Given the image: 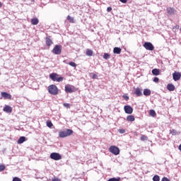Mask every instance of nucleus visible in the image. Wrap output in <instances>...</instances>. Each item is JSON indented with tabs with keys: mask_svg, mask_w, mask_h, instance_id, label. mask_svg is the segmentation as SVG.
I'll use <instances>...</instances> for the list:
<instances>
[{
	"mask_svg": "<svg viewBox=\"0 0 181 181\" xmlns=\"http://www.w3.org/2000/svg\"><path fill=\"white\" fill-rule=\"evenodd\" d=\"M49 78H51L52 81H57V83H60L61 81H63V80H64V77L60 76L59 74L56 73L50 74Z\"/></svg>",
	"mask_w": 181,
	"mask_h": 181,
	"instance_id": "obj_1",
	"label": "nucleus"
},
{
	"mask_svg": "<svg viewBox=\"0 0 181 181\" xmlns=\"http://www.w3.org/2000/svg\"><path fill=\"white\" fill-rule=\"evenodd\" d=\"M70 135H73V130L70 129L60 132L59 134V138H66V136H70Z\"/></svg>",
	"mask_w": 181,
	"mask_h": 181,
	"instance_id": "obj_2",
	"label": "nucleus"
},
{
	"mask_svg": "<svg viewBox=\"0 0 181 181\" xmlns=\"http://www.w3.org/2000/svg\"><path fill=\"white\" fill-rule=\"evenodd\" d=\"M48 91L49 94H52V95H57V94H59V89L56 85H50L48 87Z\"/></svg>",
	"mask_w": 181,
	"mask_h": 181,
	"instance_id": "obj_3",
	"label": "nucleus"
},
{
	"mask_svg": "<svg viewBox=\"0 0 181 181\" xmlns=\"http://www.w3.org/2000/svg\"><path fill=\"white\" fill-rule=\"evenodd\" d=\"M109 152L115 156L119 155V148L115 146H111L109 148Z\"/></svg>",
	"mask_w": 181,
	"mask_h": 181,
	"instance_id": "obj_4",
	"label": "nucleus"
},
{
	"mask_svg": "<svg viewBox=\"0 0 181 181\" xmlns=\"http://www.w3.org/2000/svg\"><path fill=\"white\" fill-rule=\"evenodd\" d=\"M62 45H57L54 46L52 52L54 54H62Z\"/></svg>",
	"mask_w": 181,
	"mask_h": 181,
	"instance_id": "obj_5",
	"label": "nucleus"
},
{
	"mask_svg": "<svg viewBox=\"0 0 181 181\" xmlns=\"http://www.w3.org/2000/svg\"><path fill=\"white\" fill-rule=\"evenodd\" d=\"M143 46L144 48H146V50H150L151 52H152V50H154L155 49V47L151 42H144Z\"/></svg>",
	"mask_w": 181,
	"mask_h": 181,
	"instance_id": "obj_6",
	"label": "nucleus"
},
{
	"mask_svg": "<svg viewBox=\"0 0 181 181\" xmlns=\"http://www.w3.org/2000/svg\"><path fill=\"white\" fill-rule=\"evenodd\" d=\"M49 158L53 159V160H60V159H62V155L59 153H52Z\"/></svg>",
	"mask_w": 181,
	"mask_h": 181,
	"instance_id": "obj_7",
	"label": "nucleus"
},
{
	"mask_svg": "<svg viewBox=\"0 0 181 181\" xmlns=\"http://www.w3.org/2000/svg\"><path fill=\"white\" fill-rule=\"evenodd\" d=\"M124 110L126 114H132L134 112V108L128 105L124 107Z\"/></svg>",
	"mask_w": 181,
	"mask_h": 181,
	"instance_id": "obj_8",
	"label": "nucleus"
},
{
	"mask_svg": "<svg viewBox=\"0 0 181 181\" xmlns=\"http://www.w3.org/2000/svg\"><path fill=\"white\" fill-rule=\"evenodd\" d=\"M173 78L174 81H179V79L181 78L180 72H174L173 74Z\"/></svg>",
	"mask_w": 181,
	"mask_h": 181,
	"instance_id": "obj_9",
	"label": "nucleus"
},
{
	"mask_svg": "<svg viewBox=\"0 0 181 181\" xmlns=\"http://www.w3.org/2000/svg\"><path fill=\"white\" fill-rule=\"evenodd\" d=\"M1 97L5 98V100H12V95L6 92H1Z\"/></svg>",
	"mask_w": 181,
	"mask_h": 181,
	"instance_id": "obj_10",
	"label": "nucleus"
},
{
	"mask_svg": "<svg viewBox=\"0 0 181 181\" xmlns=\"http://www.w3.org/2000/svg\"><path fill=\"white\" fill-rule=\"evenodd\" d=\"M65 91L66 93H69V94H71V93H74V90H73L70 85L65 86Z\"/></svg>",
	"mask_w": 181,
	"mask_h": 181,
	"instance_id": "obj_11",
	"label": "nucleus"
},
{
	"mask_svg": "<svg viewBox=\"0 0 181 181\" xmlns=\"http://www.w3.org/2000/svg\"><path fill=\"white\" fill-rule=\"evenodd\" d=\"M167 13L170 16L175 15V10L172 7H168L166 9Z\"/></svg>",
	"mask_w": 181,
	"mask_h": 181,
	"instance_id": "obj_12",
	"label": "nucleus"
},
{
	"mask_svg": "<svg viewBox=\"0 0 181 181\" xmlns=\"http://www.w3.org/2000/svg\"><path fill=\"white\" fill-rule=\"evenodd\" d=\"M134 94H136V95L137 97H141V95H142V89H141L139 88H136L135 91H134Z\"/></svg>",
	"mask_w": 181,
	"mask_h": 181,
	"instance_id": "obj_13",
	"label": "nucleus"
},
{
	"mask_svg": "<svg viewBox=\"0 0 181 181\" xmlns=\"http://www.w3.org/2000/svg\"><path fill=\"white\" fill-rule=\"evenodd\" d=\"M3 111H4V112H8V113H11L12 112V107H11V106L9 105H5Z\"/></svg>",
	"mask_w": 181,
	"mask_h": 181,
	"instance_id": "obj_14",
	"label": "nucleus"
},
{
	"mask_svg": "<svg viewBox=\"0 0 181 181\" xmlns=\"http://www.w3.org/2000/svg\"><path fill=\"white\" fill-rule=\"evenodd\" d=\"M167 90H168V91H175V85H173L172 83H168L167 85Z\"/></svg>",
	"mask_w": 181,
	"mask_h": 181,
	"instance_id": "obj_15",
	"label": "nucleus"
},
{
	"mask_svg": "<svg viewBox=\"0 0 181 181\" xmlns=\"http://www.w3.org/2000/svg\"><path fill=\"white\" fill-rule=\"evenodd\" d=\"M122 50V49L120 47H115L113 49V53H115V54H120Z\"/></svg>",
	"mask_w": 181,
	"mask_h": 181,
	"instance_id": "obj_16",
	"label": "nucleus"
},
{
	"mask_svg": "<svg viewBox=\"0 0 181 181\" xmlns=\"http://www.w3.org/2000/svg\"><path fill=\"white\" fill-rule=\"evenodd\" d=\"M46 45L47 46H52V45H53V41H52L50 37H46Z\"/></svg>",
	"mask_w": 181,
	"mask_h": 181,
	"instance_id": "obj_17",
	"label": "nucleus"
},
{
	"mask_svg": "<svg viewBox=\"0 0 181 181\" xmlns=\"http://www.w3.org/2000/svg\"><path fill=\"white\" fill-rule=\"evenodd\" d=\"M39 23V19L37 18H33L31 19V24L36 25Z\"/></svg>",
	"mask_w": 181,
	"mask_h": 181,
	"instance_id": "obj_18",
	"label": "nucleus"
},
{
	"mask_svg": "<svg viewBox=\"0 0 181 181\" xmlns=\"http://www.w3.org/2000/svg\"><path fill=\"white\" fill-rule=\"evenodd\" d=\"M152 74H153V76H159V74H160V72L159 71V69H153L151 71Z\"/></svg>",
	"mask_w": 181,
	"mask_h": 181,
	"instance_id": "obj_19",
	"label": "nucleus"
},
{
	"mask_svg": "<svg viewBox=\"0 0 181 181\" xmlns=\"http://www.w3.org/2000/svg\"><path fill=\"white\" fill-rule=\"evenodd\" d=\"M151 90L148 88H146L144 90L143 94L144 95H146V97L149 96L151 95Z\"/></svg>",
	"mask_w": 181,
	"mask_h": 181,
	"instance_id": "obj_20",
	"label": "nucleus"
},
{
	"mask_svg": "<svg viewBox=\"0 0 181 181\" xmlns=\"http://www.w3.org/2000/svg\"><path fill=\"white\" fill-rule=\"evenodd\" d=\"M26 141V137L25 136H21L18 140V144H23V142H25Z\"/></svg>",
	"mask_w": 181,
	"mask_h": 181,
	"instance_id": "obj_21",
	"label": "nucleus"
},
{
	"mask_svg": "<svg viewBox=\"0 0 181 181\" xmlns=\"http://www.w3.org/2000/svg\"><path fill=\"white\" fill-rule=\"evenodd\" d=\"M127 121H129L130 122H134V121H135V117L133 115H129L127 117Z\"/></svg>",
	"mask_w": 181,
	"mask_h": 181,
	"instance_id": "obj_22",
	"label": "nucleus"
},
{
	"mask_svg": "<svg viewBox=\"0 0 181 181\" xmlns=\"http://www.w3.org/2000/svg\"><path fill=\"white\" fill-rule=\"evenodd\" d=\"M66 19H67V21H69V22H70V23H75V21H74V17H71V16H68L67 17H66Z\"/></svg>",
	"mask_w": 181,
	"mask_h": 181,
	"instance_id": "obj_23",
	"label": "nucleus"
},
{
	"mask_svg": "<svg viewBox=\"0 0 181 181\" xmlns=\"http://www.w3.org/2000/svg\"><path fill=\"white\" fill-rule=\"evenodd\" d=\"M86 56L91 57V56H93V50H91L90 49H86Z\"/></svg>",
	"mask_w": 181,
	"mask_h": 181,
	"instance_id": "obj_24",
	"label": "nucleus"
},
{
	"mask_svg": "<svg viewBox=\"0 0 181 181\" xmlns=\"http://www.w3.org/2000/svg\"><path fill=\"white\" fill-rule=\"evenodd\" d=\"M149 114L151 117H155V115H156V112H155L154 110H150Z\"/></svg>",
	"mask_w": 181,
	"mask_h": 181,
	"instance_id": "obj_25",
	"label": "nucleus"
},
{
	"mask_svg": "<svg viewBox=\"0 0 181 181\" xmlns=\"http://www.w3.org/2000/svg\"><path fill=\"white\" fill-rule=\"evenodd\" d=\"M153 181H160V177H159V175H154L153 177Z\"/></svg>",
	"mask_w": 181,
	"mask_h": 181,
	"instance_id": "obj_26",
	"label": "nucleus"
},
{
	"mask_svg": "<svg viewBox=\"0 0 181 181\" xmlns=\"http://www.w3.org/2000/svg\"><path fill=\"white\" fill-rule=\"evenodd\" d=\"M103 59H105V60H108V59H110V54L108 53H105L103 54Z\"/></svg>",
	"mask_w": 181,
	"mask_h": 181,
	"instance_id": "obj_27",
	"label": "nucleus"
},
{
	"mask_svg": "<svg viewBox=\"0 0 181 181\" xmlns=\"http://www.w3.org/2000/svg\"><path fill=\"white\" fill-rule=\"evenodd\" d=\"M47 127H48V128H52V127H53V123H52L51 121H47Z\"/></svg>",
	"mask_w": 181,
	"mask_h": 181,
	"instance_id": "obj_28",
	"label": "nucleus"
},
{
	"mask_svg": "<svg viewBox=\"0 0 181 181\" xmlns=\"http://www.w3.org/2000/svg\"><path fill=\"white\" fill-rule=\"evenodd\" d=\"M68 64H69V66H71V67H77V64L74 62H70L69 63H68Z\"/></svg>",
	"mask_w": 181,
	"mask_h": 181,
	"instance_id": "obj_29",
	"label": "nucleus"
},
{
	"mask_svg": "<svg viewBox=\"0 0 181 181\" xmlns=\"http://www.w3.org/2000/svg\"><path fill=\"white\" fill-rule=\"evenodd\" d=\"M148 140V137L145 135H142L141 136V141H147Z\"/></svg>",
	"mask_w": 181,
	"mask_h": 181,
	"instance_id": "obj_30",
	"label": "nucleus"
},
{
	"mask_svg": "<svg viewBox=\"0 0 181 181\" xmlns=\"http://www.w3.org/2000/svg\"><path fill=\"white\" fill-rule=\"evenodd\" d=\"M6 167L4 165H0V172H3V170H5Z\"/></svg>",
	"mask_w": 181,
	"mask_h": 181,
	"instance_id": "obj_31",
	"label": "nucleus"
},
{
	"mask_svg": "<svg viewBox=\"0 0 181 181\" xmlns=\"http://www.w3.org/2000/svg\"><path fill=\"white\" fill-rule=\"evenodd\" d=\"M122 97L125 100V101H128V100H129V96H128L127 95H123Z\"/></svg>",
	"mask_w": 181,
	"mask_h": 181,
	"instance_id": "obj_32",
	"label": "nucleus"
},
{
	"mask_svg": "<svg viewBox=\"0 0 181 181\" xmlns=\"http://www.w3.org/2000/svg\"><path fill=\"white\" fill-rule=\"evenodd\" d=\"M13 181H22V180L18 177H15L13 178Z\"/></svg>",
	"mask_w": 181,
	"mask_h": 181,
	"instance_id": "obj_33",
	"label": "nucleus"
},
{
	"mask_svg": "<svg viewBox=\"0 0 181 181\" xmlns=\"http://www.w3.org/2000/svg\"><path fill=\"white\" fill-rule=\"evenodd\" d=\"M153 81H154V83H159V78H158V77H154Z\"/></svg>",
	"mask_w": 181,
	"mask_h": 181,
	"instance_id": "obj_34",
	"label": "nucleus"
},
{
	"mask_svg": "<svg viewBox=\"0 0 181 181\" xmlns=\"http://www.w3.org/2000/svg\"><path fill=\"white\" fill-rule=\"evenodd\" d=\"M119 134H125V129H119Z\"/></svg>",
	"mask_w": 181,
	"mask_h": 181,
	"instance_id": "obj_35",
	"label": "nucleus"
},
{
	"mask_svg": "<svg viewBox=\"0 0 181 181\" xmlns=\"http://www.w3.org/2000/svg\"><path fill=\"white\" fill-rule=\"evenodd\" d=\"M98 76H97V74H92V78L95 79L98 78Z\"/></svg>",
	"mask_w": 181,
	"mask_h": 181,
	"instance_id": "obj_36",
	"label": "nucleus"
},
{
	"mask_svg": "<svg viewBox=\"0 0 181 181\" xmlns=\"http://www.w3.org/2000/svg\"><path fill=\"white\" fill-rule=\"evenodd\" d=\"M161 181H170V180H169V178L164 177L162 178Z\"/></svg>",
	"mask_w": 181,
	"mask_h": 181,
	"instance_id": "obj_37",
	"label": "nucleus"
},
{
	"mask_svg": "<svg viewBox=\"0 0 181 181\" xmlns=\"http://www.w3.org/2000/svg\"><path fill=\"white\" fill-rule=\"evenodd\" d=\"M64 107H66V108H70V104H69V103H64Z\"/></svg>",
	"mask_w": 181,
	"mask_h": 181,
	"instance_id": "obj_38",
	"label": "nucleus"
},
{
	"mask_svg": "<svg viewBox=\"0 0 181 181\" xmlns=\"http://www.w3.org/2000/svg\"><path fill=\"white\" fill-rule=\"evenodd\" d=\"M120 2H122V4H127V2H128V0H119Z\"/></svg>",
	"mask_w": 181,
	"mask_h": 181,
	"instance_id": "obj_39",
	"label": "nucleus"
},
{
	"mask_svg": "<svg viewBox=\"0 0 181 181\" xmlns=\"http://www.w3.org/2000/svg\"><path fill=\"white\" fill-rule=\"evenodd\" d=\"M52 181H62L60 179L55 177L52 180Z\"/></svg>",
	"mask_w": 181,
	"mask_h": 181,
	"instance_id": "obj_40",
	"label": "nucleus"
},
{
	"mask_svg": "<svg viewBox=\"0 0 181 181\" xmlns=\"http://www.w3.org/2000/svg\"><path fill=\"white\" fill-rule=\"evenodd\" d=\"M107 12H111L112 11V8L107 7Z\"/></svg>",
	"mask_w": 181,
	"mask_h": 181,
	"instance_id": "obj_41",
	"label": "nucleus"
},
{
	"mask_svg": "<svg viewBox=\"0 0 181 181\" xmlns=\"http://www.w3.org/2000/svg\"><path fill=\"white\" fill-rule=\"evenodd\" d=\"M171 133L173 134V135H175L176 134V130L173 129Z\"/></svg>",
	"mask_w": 181,
	"mask_h": 181,
	"instance_id": "obj_42",
	"label": "nucleus"
},
{
	"mask_svg": "<svg viewBox=\"0 0 181 181\" xmlns=\"http://www.w3.org/2000/svg\"><path fill=\"white\" fill-rule=\"evenodd\" d=\"M178 149H179V151H181V144L179 146Z\"/></svg>",
	"mask_w": 181,
	"mask_h": 181,
	"instance_id": "obj_43",
	"label": "nucleus"
},
{
	"mask_svg": "<svg viewBox=\"0 0 181 181\" xmlns=\"http://www.w3.org/2000/svg\"><path fill=\"white\" fill-rule=\"evenodd\" d=\"M64 63H66V60L64 61Z\"/></svg>",
	"mask_w": 181,
	"mask_h": 181,
	"instance_id": "obj_44",
	"label": "nucleus"
}]
</instances>
